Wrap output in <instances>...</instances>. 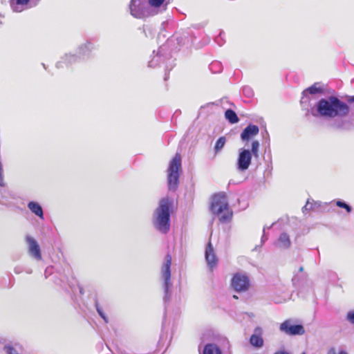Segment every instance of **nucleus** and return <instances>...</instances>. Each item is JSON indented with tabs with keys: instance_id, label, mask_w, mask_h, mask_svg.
Here are the masks:
<instances>
[{
	"instance_id": "obj_1",
	"label": "nucleus",
	"mask_w": 354,
	"mask_h": 354,
	"mask_svg": "<svg viewBox=\"0 0 354 354\" xmlns=\"http://www.w3.org/2000/svg\"><path fill=\"white\" fill-rule=\"evenodd\" d=\"M348 105L341 100L337 96L330 95L322 97L308 110V113L316 118L327 121L334 120L330 127L339 129L344 127L342 120L349 113Z\"/></svg>"
},
{
	"instance_id": "obj_2",
	"label": "nucleus",
	"mask_w": 354,
	"mask_h": 354,
	"mask_svg": "<svg viewBox=\"0 0 354 354\" xmlns=\"http://www.w3.org/2000/svg\"><path fill=\"white\" fill-rule=\"evenodd\" d=\"M173 201L169 197L160 200L158 207L152 215V223L156 230L166 234L170 229Z\"/></svg>"
},
{
	"instance_id": "obj_3",
	"label": "nucleus",
	"mask_w": 354,
	"mask_h": 354,
	"mask_svg": "<svg viewBox=\"0 0 354 354\" xmlns=\"http://www.w3.org/2000/svg\"><path fill=\"white\" fill-rule=\"evenodd\" d=\"M173 41L174 39L168 40L165 44L160 46L156 53L153 51L148 64L149 67L156 68L164 64L166 71H169L173 68L175 66L174 60L172 59L171 51H169V47Z\"/></svg>"
},
{
	"instance_id": "obj_4",
	"label": "nucleus",
	"mask_w": 354,
	"mask_h": 354,
	"mask_svg": "<svg viewBox=\"0 0 354 354\" xmlns=\"http://www.w3.org/2000/svg\"><path fill=\"white\" fill-rule=\"evenodd\" d=\"M210 210L214 214L220 216L221 223L230 221L232 218V212L229 209V204L225 193L220 192L213 195Z\"/></svg>"
},
{
	"instance_id": "obj_5",
	"label": "nucleus",
	"mask_w": 354,
	"mask_h": 354,
	"mask_svg": "<svg viewBox=\"0 0 354 354\" xmlns=\"http://www.w3.org/2000/svg\"><path fill=\"white\" fill-rule=\"evenodd\" d=\"M259 142L253 140L252 142L251 149L244 147L238 150V156L236 162V167L239 171H245L250 167L252 156L259 157Z\"/></svg>"
},
{
	"instance_id": "obj_6",
	"label": "nucleus",
	"mask_w": 354,
	"mask_h": 354,
	"mask_svg": "<svg viewBox=\"0 0 354 354\" xmlns=\"http://www.w3.org/2000/svg\"><path fill=\"white\" fill-rule=\"evenodd\" d=\"M129 14L138 19H146L156 16L147 0H130L128 6Z\"/></svg>"
},
{
	"instance_id": "obj_7",
	"label": "nucleus",
	"mask_w": 354,
	"mask_h": 354,
	"mask_svg": "<svg viewBox=\"0 0 354 354\" xmlns=\"http://www.w3.org/2000/svg\"><path fill=\"white\" fill-rule=\"evenodd\" d=\"M180 170L181 157L177 153L170 161L167 169V185L169 191L175 192L178 189Z\"/></svg>"
},
{
	"instance_id": "obj_8",
	"label": "nucleus",
	"mask_w": 354,
	"mask_h": 354,
	"mask_svg": "<svg viewBox=\"0 0 354 354\" xmlns=\"http://www.w3.org/2000/svg\"><path fill=\"white\" fill-rule=\"evenodd\" d=\"M171 257L170 254H167L165 258V262L162 267V278L163 280V290H164V297L163 300L167 305V302L169 301L171 291V288L172 286V283H171Z\"/></svg>"
},
{
	"instance_id": "obj_9",
	"label": "nucleus",
	"mask_w": 354,
	"mask_h": 354,
	"mask_svg": "<svg viewBox=\"0 0 354 354\" xmlns=\"http://www.w3.org/2000/svg\"><path fill=\"white\" fill-rule=\"evenodd\" d=\"M279 330L285 334L290 336L301 335L305 333V329L302 324H294L292 319H287L280 324Z\"/></svg>"
},
{
	"instance_id": "obj_10",
	"label": "nucleus",
	"mask_w": 354,
	"mask_h": 354,
	"mask_svg": "<svg viewBox=\"0 0 354 354\" xmlns=\"http://www.w3.org/2000/svg\"><path fill=\"white\" fill-rule=\"evenodd\" d=\"M231 285L235 291L245 292L249 288L250 279L246 274L238 272L234 274Z\"/></svg>"
},
{
	"instance_id": "obj_11",
	"label": "nucleus",
	"mask_w": 354,
	"mask_h": 354,
	"mask_svg": "<svg viewBox=\"0 0 354 354\" xmlns=\"http://www.w3.org/2000/svg\"><path fill=\"white\" fill-rule=\"evenodd\" d=\"M26 241L28 244V251L29 255L37 261L41 260V252L37 241L33 237L29 235L26 236Z\"/></svg>"
},
{
	"instance_id": "obj_12",
	"label": "nucleus",
	"mask_w": 354,
	"mask_h": 354,
	"mask_svg": "<svg viewBox=\"0 0 354 354\" xmlns=\"http://www.w3.org/2000/svg\"><path fill=\"white\" fill-rule=\"evenodd\" d=\"M320 82H315L312 86L303 91L301 99V104L309 102V95L322 94L324 93V89L320 86Z\"/></svg>"
},
{
	"instance_id": "obj_13",
	"label": "nucleus",
	"mask_w": 354,
	"mask_h": 354,
	"mask_svg": "<svg viewBox=\"0 0 354 354\" xmlns=\"http://www.w3.org/2000/svg\"><path fill=\"white\" fill-rule=\"evenodd\" d=\"M94 48V44L91 40H86V42L78 46L77 53L81 59H85L91 57V54Z\"/></svg>"
},
{
	"instance_id": "obj_14",
	"label": "nucleus",
	"mask_w": 354,
	"mask_h": 354,
	"mask_svg": "<svg viewBox=\"0 0 354 354\" xmlns=\"http://www.w3.org/2000/svg\"><path fill=\"white\" fill-rule=\"evenodd\" d=\"M80 57L78 54H65L61 57V59L56 63V67L57 68H63L65 66L68 67L73 64L78 62L80 60Z\"/></svg>"
},
{
	"instance_id": "obj_15",
	"label": "nucleus",
	"mask_w": 354,
	"mask_h": 354,
	"mask_svg": "<svg viewBox=\"0 0 354 354\" xmlns=\"http://www.w3.org/2000/svg\"><path fill=\"white\" fill-rule=\"evenodd\" d=\"M156 15L162 13L167 9L170 0H147Z\"/></svg>"
},
{
	"instance_id": "obj_16",
	"label": "nucleus",
	"mask_w": 354,
	"mask_h": 354,
	"mask_svg": "<svg viewBox=\"0 0 354 354\" xmlns=\"http://www.w3.org/2000/svg\"><path fill=\"white\" fill-rule=\"evenodd\" d=\"M259 132V128L257 125L250 124H248L241 133V139L242 141H249Z\"/></svg>"
},
{
	"instance_id": "obj_17",
	"label": "nucleus",
	"mask_w": 354,
	"mask_h": 354,
	"mask_svg": "<svg viewBox=\"0 0 354 354\" xmlns=\"http://www.w3.org/2000/svg\"><path fill=\"white\" fill-rule=\"evenodd\" d=\"M205 257L208 266L212 269L218 262L214 248L211 241H209L205 249Z\"/></svg>"
},
{
	"instance_id": "obj_18",
	"label": "nucleus",
	"mask_w": 354,
	"mask_h": 354,
	"mask_svg": "<svg viewBox=\"0 0 354 354\" xmlns=\"http://www.w3.org/2000/svg\"><path fill=\"white\" fill-rule=\"evenodd\" d=\"M262 328L261 327H256L254 333L250 338V344L257 348H261L263 345V339L262 338Z\"/></svg>"
},
{
	"instance_id": "obj_19",
	"label": "nucleus",
	"mask_w": 354,
	"mask_h": 354,
	"mask_svg": "<svg viewBox=\"0 0 354 354\" xmlns=\"http://www.w3.org/2000/svg\"><path fill=\"white\" fill-rule=\"evenodd\" d=\"M10 5L14 12H20L31 7V0H10Z\"/></svg>"
},
{
	"instance_id": "obj_20",
	"label": "nucleus",
	"mask_w": 354,
	"mask_h": 354,
	"mask_svg": "<svg viewBox=\"0 0 354 354\" xmlns=\"http://www.w3.org/2000/svg\"><path fill=\"white\" fill-rule=\"evenodd\" d=\"M276 247L280 249H288L291 245V241L289 235L286 232L281 233L279 238L274 242Z\"/></svg>"
},
{
	"instance_id": "obj_21",
	"label": "nucleus",
	"mask_w": 354,
	"mask_h": 354,
	"mask_svg": "<svg viewBox=\"0 0 354 354\" xmlns=\"http://www.w3.org/2000/svg\"><path fill=\"white\" fill-rule=\"evenodd\" d=\"M27 206L32 214H35L39 218H44L43 208L39 203L35 201H30Z\"/></svg>"
},
{
	"instance_id": "obj_22",
	"label": "nucleus",
	"mask_w": 354,
	"mask_h": 354,
	"mask_svg": "<svg viewBox=\"0 0 354 354\" xmlns=\"http://www.w3.org/2000/svg\"><path fill=\"white\" fill-rule=\"evenodd\" d=\"M203 354H222V351L217 344L208 343L204 346Z\"/></svg>"
},
{
	"instance_id": "obj_23",
	"label": "nucleus",
	"mask_w": 354,
	"mask_h": 354,
	"mask_svg": "<svg viewBox=\"0 0 354 354\" xmlns=\"http://www.w3.org/2000/svg\"><path fill=\"white\" fill-rule=\"evenodd\" d=\"M175 39L179 46H189L193 42L188 32L183 33L180 36H176Z\"/></svg>"
},
{
	"instance_id": "obj_24",
	"label": "nucleus",
	"mask_w": 354,
	"mask_h": 354,
	"mask_svg": "<svg viewBox=\"0 0 354 354\" xmlns=\"http://www.w3.org/2000/svg\"><path fill=\"white\" fill-rule=\"evenodd\" d=\"M225 118L230 124H236L239 122V118L234 111L228 109L225 112Z\"/></svg>"
},
{
	"instance_id": "obj_25",
	"label": "nucleus",
	"mask_w": 354,
	"mask_h": 354,
	"mask_svg": "<svg viewBox=\"0 0 354 354\" xmlns=\"http://www.w3.org/2000/svg\"><path fill=\"white\" fill-rule=\"evenodd\" d=\"M226 142V138L224 136H221L218 138V139L216 140L214 150L216 154L218 153L224 147Z\"/></svg>"
},
{
	"instance_id": "obj_26",
	"label": "nucleus",
	"mask_w": 354,
	"mask_h": 354,
	"mask_svg": "<svg viewBox=\"0 0 354 354\" xmlns=\"http://www.w3.org/2000/svg\"><path fill=\"white\" fill-rule=\"evenodd\" d=\"M209 68L212 73H219L223 71V65L218 61H213L209 64Z\"/></svg>"
},
{
	"instance_id": "obj_27",
	"label": "nucleus",
	"mask_w": 354,
	"mask_h": 354,
	"mask_svg": "<svg viewBox=\"0 0 354 354\" xmlns=\"http://www.w3.org/2000/svg\"><path fill=\"white\" fill-rule=\"evenodd\" d=\"M94 303H95V308H96V310H97L98 315L104 321V322L106 324H107L109 322L108 317L106 315L105 313L103 310L102 307L100 305V304L96 298L95 299Z\"/></svg>"
},
{
	"instance_id": "obj_28",
	"label": "nucleus",
	"mask_w": 354,
	"mask_h": 354,
	"mask_svg": "<svg viewBox=\"0 0 354 354\" xmlns=\"http://www.w3.org/2000/svg\"><path fill=\"white\" fill-rule=\"evenodd\" d=\"M335 203L337 207L345 209L347 213H351L353 210L352 207L342 200H337Z\"/></svg>"
},
{
	"instance_id": "obj_29",
	"label": "nucleus",
	"mask_w": 354,
	"mask_h": 354,
	"mask_svg": "<svg viewBox=\"0 0 354 354\" xmlns=\"http://www.w3.org/2000/svg\"><path fill=\"white\" fill-rule=\"evenodd\" d=\"M328 203H323L321 201H315L312 200L310 208H313V211H319L323 206H327Z\"/></svg>"
},
{
	"instance_id": "obj_30",
	"label": "nucleus",
	"mask_w": 354,
	"mask_h": 354,
	"mask_svg": "<svg viewBox=\"0 0 354 354\" xmlns=\"http://www.w3.org/2000/svg\"><path fill=\"white\" fill-rule=\"evenodd\" d=\"M143 32L147 37H153L156 31L149 26H143Z\"/></svg>"
},
{
	"instance_id": "obj_31",
	"label": "nucleus",
	"mask_w": 354,
	"mask_h": 354,
	"mask_svg": "<svg viewBox=\"0 0 354 354\" xmlns=\"http://www.w3.org/2000/svg\"><path fill=\"white\" fill-rule=\"evenodd\" d=\"M242 91L243 94L248 97H252L254 95V92L250 86L243 87Z\"/></svg>"
},
{
	"instance_id": "obj_32",
	"label": "nucleus",
	"mask_w": 354,
	"mask_h": 354,
	"mask_svg": "<svg viewBox=\"0 0 354 354\" xmlns=\"http://www.w3.org/2000/svg\"><path fill=\"white\" fill-rule=\"evenodd\" d=\"M261 136L263 137V140L265 142V143L268 144V145H270V136L268 131L265 129L264 131H261Z\"/></svg>"
},
{
	"instance_id": "obj_33",
	"label": "nucleus",
	"mask_w": 354,
	"mask_h": 354,
	"mask_svg": "<svg viewBox=\"0 0 354 354\" xmlns=\"http://www.w3.org/2000/svg\"><path fill=\"white\" fill-rule=\"evenodd\" d=\"M346 319L351 324L354 325V310H350L347 313Z\"/></svg>"
},
{
	"instance_id": "obj_34",
	"label": "nucleus",
	"mask_w": 354,
	"mask_h": 354,
	"mask_svg": "<svg viewBox=\"0 0 354 354\" xmlns=\"http://www.w3.org/2000/svg\"><path fill=\"white\" fill-rule=\"evenodd\" d=\"M310 204H311L310 199H308L306 205L302 207L303 213L313 210V208H310Z\"/></svg>"
},
{
	"instance_id": "obj_35",
	"label": "nucleus",
	"mask_w": 354,
	"mask_h": 354,
	"mask_svg": "<svg viewBox=\"0 0 354 354\" xmlns=\"http://www.w3.org/2000/svg\"><path fill=\"white\" fill-rule=\"evenodd\" d=\"M223 33V32L221 31L220 32L219 36H218L217 37L215 38V42L217 43V44L218 46H221L223 44V43H224V41H223V39L222 38Z\"/></svg>"
},
{
	"instance_id": "obj_36",
	"label": "nucleus",
	"mask_w": 354,
	"mask_h": 354,
	"mask_svg": "<svg viewBox=\"0 0 354 354\" xmlns=\"http://www.w3.org/2000/svg\"><path fill=\"white\" fill-rule=\"evenodd\" d=\"M301 276H299L298 274H296L293 276L292 279V281L294 284V286H297L299 283Z\"/></svg>"
},
{
	"instance_id": "obj_37",
	"label": "nucleus",
	"mask_w": 354,
	"mask_h": 354,
	"mask_svg": "<svg viewBox=\"0 0 354 354\" xmlns=\"http://www.w3.org/2000/svg\"><path fill=\"white\" fill-rule=\"evenodd\" d=\"M328 354H348V353L345 350H340L337 353L335 351V348H331L329 351L328 352Z\"/></svg>"
},
{
	"instance_id": "obj_38",
	"label": "nucleus",
	"mask_w": 354,
	"mask_h": 354,
	"mask_svg": "<svg viewBox=\"0 0 354 354\" xmlns=\"http://www.w3.org/2000/svg\"><path fill=\"white\" fill-rule=\"evenodd\" d=\"M24 271V269L22 267L17 266L14 268V272L17 274H19L21 273Z\"/></svg>"
},
{
	"instance_id": "obj_39",
	"label": "nucleus",
	"mask_w": 354,
	"mask_h": 354,
	"mask_svg": "<svg viewBox=\"0 0 354 354\" xmlns=\"http://www.w3.org/2000/svg\"><path fill=\"white\" fill-rule=\"evenodd\" d=\"M41 0H31V7H35L39 4Z\"/></svg>"
},
{
	"instance_id": "obj_40",
	"label": "nucleus",
	"mask_w": 354,
	"mask_h": 354,
	"mask_svg": "<svg viewBox=\"0 0 354 354\" xmlns=\"http://www.w3.org/2000/svg\"><path fill=\"white\" fill-rule=\"evenodd\" d=\"M268 239V237L265 234V228H263V234L261 237V243H264Z\"/></svg>"
},
{
	"instance_id": "obj_41",
	"label": "nucleus",
	"mask_w": 354,
	"mask_h": 354,
	"mask_svg": "<svg viewBox=\"0 0 354 354\" xmlns=\"http://www.w3.org/2000/svg\"><path fill=\"white\" fill-rule=\"evenodd\" d=\"M0 204L8 206V204L3 200V197H0Z\"/></svg>"
},
{
	"instance_id": "obj_42",
	"label": "nucleus",
	"mask_w": 354,
	"mask_h": 354,
	"mask_svg": "<svg viewBox=\"0 0 354 354\" xmlns=\"http://www.w3.org/2000/svg\"><path fill=\"white\" fill-rule=\"evenodd\" d=\"M347 101L349 102V103H354V95L353 96H349L347 99Z\"/></svg>"
},
{
	"instance_id": "obj_43",
	"label": "nucleus",
	"mask_w": 354,
	"mask_h": 354,
	"mask_svg": "<svg viewBox=\"0 0 354 354\" xmlns=\"http://www.w3.org/2000/svg\"><path fill=\"white\" fill-rule=\"evenodd\" d=\"M274 354H289L288 353H287L286 351H279V352H277L275 353Z\"/></svg>"
},
{
	"instance_id": "obj_44",
	"label": "nucleus",
	"mask_w": 354,
	"mask_h": 354,
	"mask_svg": "<svg viewBox=\"0 0 354 354\" xmlns=\"http://www.w3.org/2000/svg\"><path fill=\"white\" fill-rule=\"evenodd\" d=\"M25 271L28 274H31L32 272V270L30 268L26 269Z\"/></svg>"
},
{
	"instance_id": "obj_45",
	"label": "nucleus",
	"mask_w": 354,
	"mask_h": 354,
	"mask_svg": "<svg viewBox=\"0 0 354 354\" xmlns=\"http://www.w3.org/2000/svg\"><path fill=\"white\" fill-rule=\"evenodd\" d=\"M168 78H169V75H168V74H167V73H165V77H164V80H165V81H167V80H168Z\"/></svg>"
},
{
	"instance_id": "obj_46",
	"label": "nucleus",
	"mask_w": 354,
	"mask_h": 354,
	"mask_svg": "<svg viewBox=\"0 0 354 354\" xmlns=\"http://www.w3.org/2000/svg\"><path fill=\"white\" fill-rule=\"evenodd\" d=\"M303 270H304V268H303L302 266H301V267L299 268V271L300 272H303Z\"/></svg>"
},
{
	"instance_id": "obj_47",
	"label": "nucleus",
	"mask_w": 354,
	"mask_h": 354,
	"mask_svg": "<svg viewBox=\"0 0 354 354\" xmlns=\"http://www.w3.org/2000/svg\"><path fill=\"white\" fill-rule=\"evenodd\" d=\"M233 297H234V299H238V297H237L236 295H233Z\"/></svg>"
},
{
	"instance_id": "obj_48",
	"label": "nucleus",
	"mask_w": 354,
	"mask_h": 354,
	"mask_svg": "<svg viewBox=\"0 0 354 354\" xmlns=\"http://www.w3.org/2000/svg\"><path fill=\"white\" fill-rule=\"evenodd\" d=\"M43 67L46 69V66L44 64H42Z\"/></svg>"
},
{
	"instance_id": "obj_49",
	"label": "nucleus",
	"mask_w": 354,
	"mask_h": 354,
	"mask_svg": "<svg viewBox=\"0 0 354 354\" xmlns=\"http://www.w3.org/2000/svg\"><path fill=\"white\" fill-rule=\"evenodd\" d=\"M227 344L229 345V342L226 339Z\"/></svg>"
},
{
	"instance_id": "obj_50",
	"label": "nucleus",
	"mask_w": 354,
	"mask_h": 354,
	"mask_svg": "<svg viewBox=\"0 0 354 354\" xmlns=\"http://www.w3.org/2000/svg\"><path fill=\"white\" fill-rule=\"evenodd\" d=\"M1 18V15L0 14V19Z\"/></svg>"
},
{
	"instance_id": "obj_51",
	"label": "nucleus",
	"mask_w": 354,
	"mask_h": 354,
	"mask_svg": "<svg viewBox=\"0 0 354 354\" xmlns=\"http://www.w3.org/2000/svg\"><path fill=\"white\" fill-rule=\"evenodd\" d=\"M301 354H306L305 353H302Z\"/></svg>"
}]
</instances>
